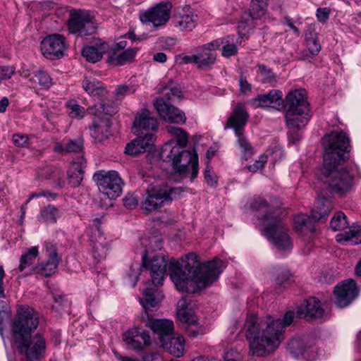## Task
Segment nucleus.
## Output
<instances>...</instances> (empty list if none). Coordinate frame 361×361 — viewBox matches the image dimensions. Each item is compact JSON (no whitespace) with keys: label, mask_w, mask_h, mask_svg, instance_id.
I'll return each instance as SVG.
<instances>
[{"label":"nucleus","mask_w":361,"mask_h":361,"mask_svg":"<svg viewBox=\"0 0 361 361\" xmlns=\"http://www.w3.org/2000/svg\"><path fill=\"white\" fill-rule=\"evenodd\" d=\"M59 216V210L54 205L48 204L40 211L39 218L44 222L56 223Z\"/></svg>","instance_id":"4c0bfd02"},{"label":"nucleus","mask_w":361,"mask_h":361,"mask_svg":"<svg viewBox=\"0 0 361 361\" xmlns=\"http://www.w3.org/2000/svg\"><path fill=\"white\" fill-rule=\"evenodd\" d=\"M159 295L158 290L155 288L146 287L144 290L145 300L140 299V301L145 310L142 320L147 326L159 335L161 343L173 334V323L169 319H154L151 314L150 312H152L159 302Z\"/></svg>","instance_id":"0eeeda50"},{"label":"nucleus","mask_w":361,"mask_h":361,"mask_svg":"<svg viewBox=\"0 0 361 361\" xmlns=\"http://www.w3.org/2000/svg\"><path fill=\"white\" fill-rule=\"evenodd\" d=\"M93 180L100 192L109 199H115L121 194L123 182L116 171H97L93 175Z\"/></svg>","instance_id":"9d476101"},{"label":"nucleus","mask_w":361,"mask_h":361,"mask_svg":"<svg viewBox=\"0 0 361 361\" xmlns=\"http://www.w3.org/2000/svg\"><path fill=\"white\" fill-rule=\"evenodd\" d=\"M163 246V239L161 235L152 236L149 238V244L147 249L145 250V253L147 255L149 252H154L157 250H160Z\"/></svg>","instance_id":"de8ad7c7"},{"label":"nucleus","mask_w":361,"mask_h":361,"mask_svg":"<svg viewBox=\"0 0 361 361\" xmlns=\"http://www.w3.org/2000/svg\"><path fill=\"white\" fill-rule=\"evenodd\" d=\"M201 51L197 54V66L199 68H204L214 63L216 59V54L213 51L204 50L201 47Z\"/></svg>","instance_id":"e433bc0d"},{"label":"nucleus","mask_w":361,"mask_h":361,"mask_svg":"<svg viewBox=\"0 0 361 361\" xmlns=\"http://www.w3.org/2000/svg\"><path fill=\"white\" fill-rule=\"evenodd\" d=\"M86 166L87 162L83 157H77L71 162L67 172L68 183L71 187L75 188L80 185Z\"/></svg>","instance_id":"412c9836"},{"label":"nucleus","mask_w":361,"mask_h":361,"mask_svg":"<svg viewBox=\"0 0 361 361\" xmlns=\"http://www.w3.org/2000/svg\"><path fill=\"white\" fill-rule=\"evenodd\" d=\"M335 303L343 308L349 305L358 295V288L355 281H343L334 288Z\"/></svg>","instance_id":"ddd939ff"},{"label":"nucleus","mask_w":361,"mask_h":361,"mask_svg":"<svg viewBox=\"0 0 361 361\" xmlns=\"http://www.w3.org/2000/svg\"><path fill=\"white\" fill-rule=\"evenodd\" d=\"M83 89L93 97H105L108 94V91L104 84L96 80L91 78H85L82 81Z\"/></svg>","instance_id":"cd10ccee"},{"label":"nucleus","mask_w":361,"mask_h":361,"mask_svg":"<svg viewBox=\"0 0 361 361\" xmlns=\"http://www.w3.org/2000/svg\"><path fill=\"white\" fill-rule=\"evenodd\" d=\"M297 316L309 322L322 319L324 316V310L321 302L314 297L306 300L297 310Z\"/></svg>","instance_id":"a211bd4d"},{"label":"nucleus","mask_w":361,"mask_h":361,"mask_svg":"<svg viewBox=\"0 0 361 361\" xmlns=\"http://www.w3.org/2000/svg\"><path fill=\"white\" fill-rule=\"evenodd\" d=\"M137 142L139 140H133L130 143H128L126 148L125 152L130 155L137 156L141 153L145 152V148L139 145Z\"/></svg>","instance_id":"8fccbe9b"},{"label":"nucleus","mask_w":361,"mask_h":361,"mask_svg":"<svg viewBox=\"0 0 361 361\" xmlns=\"http://www.w3.org/2000/svg\"><path fill=\"white\" fill-rule=\"evenodd\" d=\"M249 118V114L243 104L238 103L233 111L232 114L228 117L224 129H233L235 135L238 137V143L246 155L250 156L252 154V147L248 142L245 133V127Z\"/></svg>","instance_id":"1a4fd4ad"},{"label":"nucleus","mask_w":361,"mask_h":361,"mask_svg":"<svg viewBox=\"0 0 361 361\" xmlns=\"http://www.w3.org/2000/svg\"><path fill=\"white\" fill-rule=\"evenodd\" d=\"M348 225L346 216L343 212L336 213L331 219L330 226L334 231H340L345 228Z\"/></svg>","instance_id":"a18cd8bd"},{"label":"nucleus","mask_w":361,"mask_h":361,"mask_svg":"<svg viewBox=\"0 0 361 361\" xmlns=\"http://www.w3.org/2000/svg\"><path fill=\"white\" fill-rule=\"evenodd\" d=\"M59 168L54 166H48L43 169L42 176L46 179H51L53 175Z\"/></svg>","instance_id":"774afa93"},{"label":"nucleus","mask_w":361,"mask_h":361,"mask_svg":"<svg viewBox=\"0 0 361 361\" xmlns=\"http://www.w3.org/2000/svg\"><path fill=\"white\" fill-rule=\"evenodd\" d=\"M65 49V38L59 34L49 35L41 42V50L47 59L53 60L62 57Z\"/></svg>","instance_id":"4468645a"},{"label":"nucleus","mask_w":361,"mask_h":361,"mask_svg":"<svg viewBox=\"0 0 361 361\" xmlns=\"http://www.w3.org/2000/svg\"><path fill=\"white\" fill-rule=\"evenodd\" d=\"M222 51L221 55L224 57L229 58L235 56L238 53V47L240 44V41L235 40L234 35H228L222 38Z\"/></svg>","instance_id":"2f4dec72"},{"label":"nucleus","mask_w":361,"mask_h":361,"mask_svg":"<svg viewBox=\"0 0 361 361\" xmlns=\"http://www.w3.org/2000/svg\"><path fill=\"white\" fill-rule=\"evenodd\" d=\"M137 49L136 48L127 49L121 53L116 54L115 51L109 54L107 61L114 66H123L127 62L134 59Z\"/></svg>","instance_id":"c756f323"},{"label":"nucleus","mask_w":361,"mask_h":361,"mask_svg":"<svg viewBox=\"0 0 361 361\" xmlns=\"http://www.w3.org/2000/svg\"><path fill=\"white\" fill-rule=\"evenodd\" d=\"M336 238L341 243L361 244V224H353L348 231L337 234Z\"/></svg>","instance_id":"c85d7f7f"},{"label":"nucleus","mask_w":361,"mask_h":361,"mask_svg":"<svg viewBox=\"0 0 361 361\" xmlns=\"http://www.w3.org/2000/svg\"><path fill=\"white\" fill-rule=\"evenodd\" d=\"M110 128L111 122L109 119L94 120L89 127L91 137L97 142H103L111 135Z\"/></svg>","instance_id":"4be33fe9"},{"label":"nucleus","mask_w":361,"mask_h":361,"mask_svg":"<svg viewBox=\"0 0 361 361\" xmlns=\"http://www.w3.org/2000/svg\"><path fill=\"white\" fill-rule=\"evenodd\" d=\"M142 266L150 271L152 283L154 287L161 286L167 266L170 277L180 292L195 293L212 285L221 271L222 261L214 257L212 261L200 264L195 253L191 252L182 258L181 262L171 258L168 260L162 253L142 257Z\"/></svg>","instance_id":"f257e3e1"},{"label":"nucleus","mask_w":361,"mask_h":361,"mask_svg":"<svg viewBox=\"0 0 361 361\" xmlns=\"http://www.w3.org/2000/svg\"><path fill=\"white\" fill-rule=\"evenodd\" d=\"M15 70L11 66H1L0 67V81L7 80L12 77L14 74Z\"/></svg>","instance_id":"e2e57ef3"},{"label":"nucleus","mask_w":361,"mask_h":361,"mask_svg":"<svg viewBox=\"0 0 361 361\" xmlns=\"http://www.w3.org/2000/svg\"><path fill=\"white\" fill-rule=\"evenodd\" d=\"M82 139L70 140L66 142V153H78L83 150Z\"/></svg>","instance_id":"09e8293b"},{"label":"nucleus","mask_w":361,"mask_h":361,"mask_svg":"<svg viewBox=\"0 0 361 361\" xmlns=\"http://www.w3.org/2000/svg\"><path fill=\"white\" fill-rule=\"evenodd\" d=\"M68 30L72 34L83 37L95 32L96 26L90 14L83 10L71 11L68 21Z\"/></svg>","instance_id":"f8f14e48"},{"label":"nucleus","mask_w":361,"mask_h":361,"mask_svg":"<svg viewBox=\"0 0 361 361\" xmlns=\"http://www.w3.org/2000/svg\"><path fill=\"white\" fill-rule=\"evenodd\" d=\"M204 179L207 183L212 186L215 187L217 184V176L212 171V167L207 164L204 170Z\"/></svg>","instance_id":"6e6d98bb"},{"label":"nucleus","mask_w":361,"mask_h":361,"mask_svg":"<svg viewBox=\"0 0 361 361\" xmlns=\"http://www.w3.org/2000/svg\"><path fill=\"white\" fill-rule=\"evenodd\" d=\"M161 345L166 352L176 357L183 356L185 353V340L182 336H175L173 334Z\"/></svg>","instance_id":"b1692460"},{"label":"nucleus","mask_w":361,"mask_h":361,"mask_svg":"<svg viewBox=\"0 0 361 361\" xmlns=\"http://www.w3.org/2000/svg\"><path fill=\"white\" fill-rule=\"evenodd\" d=\"M162 92L168 100L175 99H180L182 97V91L180 86L172 80H169L166 83L161 84Z\"/></svg>","instance_id":"f704fd0d"},{"label":"nucleus","mask_w":361,"mask_h":361,"mask_svg":"<svg viewBox=\"0 0 361 361\" xmlns=\"http://www.w3.org/2000/svg\"><path fill=\"white\" fill-rule=\"evenodd\" d=\"M330 14V9L328 8H319L317 10V18L318 20L322 23H326L329 18Z\"/></svg>","instance_id":"680f3d73"},{"label":"nucleus","mask_w":361,"mask_h":361,"mask_svg":"<svg viewBox=\"0 0 361 361\" xmlns=\"http://www.w3.org/2000/svg\"><path fill=\"white\" fill-rule=\"evenodd\" d=\"M177 316L180 322H187L188 319L194 321L195 319V314L188 310L185 298H181L178 302Z\"/></svg>","instance_id":"58836bf2"},{"label":"nucleus","mask_w":361,"mask_h":361,"mask_svg":"<svg viewBox=\"0 0 361 361\" xmlns=\"http://www.w3.org/2000/svg\"><path fill=\"white\" fill-rule=\"evenodd\" d=\"M39 255L38 247L34 246L27 249L22 254L20 258V264L18 268L19 272H25L26 275L31 274L33 271V264Z\"/></svg>","instance_id":"bb28decb"},{"label":"nucleus","mask_w":361,"mask_h":361,"mask_svg":"<svg viewBox=\"0 0 361 361\" xmlns=\"http://www.w3.org/2000/svg\"><path fill=\"white\" fill-rule=\"evenodd\" d=\"M170 135L176 139V144L166 143L160 152L161 158L166 162L171 163L174 173L178 175H185L191 167L192 172L190 180L193 181L197 176L199 166L198 156L195 150L189 151L183 149L188 142L187 132L179 127L173 126L166 128Z\"/></svg>","instance_id":"20e7f679"},{"label":"nucleus","mask_w":361,"mask_h":361,"mask_svg":"<svg viewBox=\"0 0 361 361\" xmlns=\"http://www.w3.org/2000/svg\"><path fill=\"white\" fill-rule=\"evenodd\" d=\"M90 240L92 245V256L100 262L106 259L109 250V245L104 235H91Z\"/></svg>","instance_id":"a878e982"},{"label":"nucleus","mask_w":361,"mask_h":361,"mask_svg":"<svg viewBox=\"0 0 361 361\" xmlns=\"http://www.w3.org/2000/svg\"><path fill=\"white\" fill-rule=\"evenodd\" d=\"M138 276H139V268L137 264H136V267H134L133 265L130 267V272L128 274V278L131 281V285L133 287H135L138 281Z\"/></svg>","instance_id":"69168bd1"},{"label":"nucleus","mask_w":361,"mask_h":361,"mask_svg":"<svg viewBox=\"0 0 361 361\" xmlns=\"http://www.w3.org/2000/svg\"><path fill=\"white\" fill-rule=\"evenodd\" d=\"M197 16L192 13L180 15L176 18V25L181 31H191L197 25Z\"/></svg>","instance_id":"72a5a7b5"},{"label":"nucleus","mask_w":361,"mask_h":361,"mask_svg":"<svg viewBox=\"0 0 361 361\" xmlns=\"http://www.w3.org/2000/svg\"><path fill=\"white\" fill-rule=\"evenodd\" d=\"M138 134L139 136L134 140L140 141L137 142L140 146L145 148V152L146 150H150L153 147L154 141L155 140L154 133L152 132H147L142 134L140 132Z\"/></svg>","instance_id":"49530a36"},{"label":"nucleus","mask_w":361,"mask_h":361,"mask_svg":"<svg viewBox=\"0 0 361 361\" xmlns=\"http://www.w3.org/2000/svg\"><path fill=\"white\" fill-rule=\"evenodd\" d=\"M123 340L130 349L141 350L151 343L149 332L140 328H133L123 335Z\"/></svg>","instance_id":"f3484780"},{"label":"nucleus","mask_w":361,"mask_h":361,"mask_svg":"<svg viewBox=\"0 0 361 361\" xmlns=\"http://www.w3.org/2000/svg\"><path fill=\"white\" fill-rule=\"evenodd\" d=\"M288 348L290 353L298 359L312 361L317 357V350L308 344L306 337H296L290 341Z\"/></svg>","instance_id":"dca6fc26"},{"label":"nucleus","mask_w":361,"mask_h":361,"mask_svg":"<svg viewBox=\"0 0 361 361\" xmlns=\"http://www.w3.org/2000/svg\"><path fill=\"white\" fill-rule=\"evenodd\" d=\"M222 38L214 39L209 43L204 44L201 47L204 50L215 52L214 51L218 49L222 44Z\"/></svg>","instance_id":"0e129e2a"},{"label":"nucleus","mask_w":361,"mask_h":361,"mask_svg":"<svg viewBox=\"0 0 361 361\" xmlns=\"http://www.w3.org/2000/svg\"><path fill=\"white\" fill-rule=\"evenodd\" d=\"M277 92L276 96L274 97H269V100L271 103V108L276 110H281L284 106V101L283 99V93L281 91L276 90Z\"/></svg>","instance_id":"3c124183"},{"label":"nucleus","mask_w":361,"mask_h":361,"mask_svg":"<svg viewBox=\"0 0 361 361\" xmlns=\"http://www.w3.org/2000/svg\"><path fill=\"white\" fill-rule=\"evenodd\" d=\"M154 105L164 121L177 124H183L186 121L184 112L165 101L164 98H157Z\"/></svg>","instance_id":"2eb2a0df"},{"label":"nucleus","mask_w":361,"mask_h":361,"mask_svg":"<svg viewBox=\"0 0 361 361\" xmlns=\"http://www.w3.org/2000/svg\"><path fill=\"white\" fill-rule=\"evenodd\" d=\"M305 93L304 89L291 90L283 100L286 124L291 130H300L309 122L310 108Z\"/></svg>","instance_id":"423d86ee"},{"label":"nucleus","mask_w":361,"mask_h":361,"mask_svg":"<svg viewBox=\"0 0 361 361\" xmlns=\"http://www.w3.org/2000/svg\"><path fill=\"white\" fill-rule=\"evenodd\" d=\"M133 128L135 133L140 132L143 134L144 131L152 133L158 128V123L157 119L151 116L150 112L147 109H142L135 117L133 123Z\"/></svg>","instance_id":"aec40b11"},{"label":"nucleus","mask_w":361,"mask_h":361,"mask_svg":"<svg viewBox=\"0 0 361 361\" xmlns=\"http://www.w3.org/2000/svg\"><path fill=\"white\" fill-rule=\"evenodd\" d=\"M172 4L171 2H160L140 13V20L143 24H152L153 27L164 26L169 20Z\"/></svg>","instance_id":"9b49d317"},{"label":"nucleus","mask_w":361,"mask_h":361,"mask_svg":"<svg viewBox=\"0 0 361 361\" xmlns=\"http://www.w3.org/2000/svg\"><path fill=\"white\" fill-rule=\"evenodd\" d=\"M31 80L35 83L39 84L42 88L44 89H48L52 85V80L51 77L47 72L42 70H39L35 73Z\"/></svg>","instance_id":"37998d69"},{"label":"nucleus","mask_w":361,"mask_h":361,"mask_svg":"<svg viewBox=\"0 0 361 361\" xmlns=\"http://www.w3.org/2000/svg\"><path fill=\"white\" fill-rule=\"evenodd\" d=\"M295 313L288 311L283 319L268 315L259 318L248 314L245 323L246 338L252 356L264 357L274 352L284 338V331L293 322Z\"/></svg>","instance_id":"f03ea898"},{"label":"nucleus","mask_w":361,"mask_h":361,"mask_svg":"<svg viewBox=\"0 0 361 361\" xmlns=\"http://www.w3.org/2000/svg\"><path fill=\"white\" fill-rule=\"evenodd\" d=\"M45 250L46 256L48 259L44 263L49 264L51 267L56 265V268H58V265L61 261V257L58 255L56 245L52 243H47L45 245Z\"/></svg>","instance_id":"79ce46f5"},{"label":"nucleus","mask_w":361,"mask_h":361,"mask_svg":"<svg viewBox=\"0 0 361 361\" xmlns=\"http://www.w3.org/2000/svg\"><path fill=\"white\" fill-rule=\"evenodd\" d=\"M183 192L181 188H171L166 184H151L146 190L142 206L145 210L152 212L161 208L164 203L178 197Z\"/></svg>","instance_id":"6e6552de"},{"label":"nucleus","mask_w":361,"mask_h":361,"mask_svg":"<svg viewBox=\"0 0 361 361\" xmlns=\"http://www.w3.org/2000/svg\"><path fill=\"white\" fill-rule=\"evenodd\" d=\"M305 43L310 53V55H307V57L317 55L321 51L322 46L319 40L318 33L314 27H310L306 31Z\"/></svg>","instance_id":"7c9ffc66"},{"label":"nucleus","mask_w":361,"mask_h":361,"mask_svg":"<svg viewBox=\"0 0 361 361\" xmlns=\"http://www.w3.org/2000/svg\"><path fill=\"white\" fill-rule=\"evenodd\" d=\"M13 141L17 147H25L27 145L28 138L22 134H15L13 136Z\"/></svg>","instance_id":"338daca9"},{"label":"nucleus","mask_w":361,"mask_h":361,"mask_svg":"<svg viewBox=\"0 0 361 361\" xmlns=\"http://www.w3.org/2000/svg\"><path fill=\"white\" fill-rule=\"evenodd\" d=\"M117 111V104L116 102H111L107 98L101 97L99 102L87 108V114L98 116L102 114L106 115L115 114Z\"/></svg>","instance_id":"393cba45"},{"label":"nucleus","mask_w":361,"mask_h":361,"mask_svg":"<svg viewBox=\"0 0 361 361\" xmlns=\"http://www.w3.org/2000/svg\"><path fill=\"white\" fill-rule=\"evenodd\" d=\"M252 209L264 210V214L259 220L262 222L267 237L278 248L286 250L290 247L291 242L288 231L278 216V212H272L267 201L262 197H255L250 203Z\"/></svg>","instance_id":"39448f33"},{"label":"nucleus","mask_w":361,"mask_h":361,"mask_svg":"<svg viewBox=\"0 0 361 361\" xmlns=\"http://www.w3.org/2000/svg\"><path fill=\"white\" fill-rule=\"evenodd\" d=\"M56 265L51 267V265L44 262L39 264V272L46 277L51 276L56 272Z\"/></svg>","instance_id":"4d7b16f0"},{"label":"nucleus","mask_w":361,"mask_h":361,"mask_svg":"<svg viewBox=\"0 0 361 361\" xmlns=\"http://www.w3.org/2000/svg\"><path fill=\"white\" fill-rule=\"evenodd\" d=\"M259 71L264 76L263 82H270L275 79V75L272 70L264 65L258 66Z\"/></svg>","instance_id":"13d9d810"},{"label":"nucleus","mask_w":361,"mask_h":361,"mask_svg":"<svg viewBox=\"0 0 361 361\" xmlns=\"http://www.w3.org/2000/svg\"><path fill=\"white\" fill-rule=\"evenodd\" d=\"M314 223L315 222L312 220V216H308L304 214H298L294 219V227L300 233H305L307 231L313 232Z\"/></svg>","instance_id":"473e14b6"},{"label":"nucleus","mask_w":361,"mask_h":361,"mask_svg":"<svg viewBox=\"0 0 361 361\" xmlns=\"http://www.w3.org/2000/svg\"><path fill=\"white\" fill-rule=\"evenodd\" d=\"M109 49V44L102 42L100 39H95L94 44L83 48L82 54L87 61L96 63L101 60L103 54Z\"/></svg>","instance_id":"5701e85b"},{"label":"nucleus","mask_w":361,"mask_h":361,"mask_svg":"<svg viewBox=\"0 0 361 361\" xmlns=\"http://www.w3.org/2000/svg\"><path fill=\"white\" fill-rule=\"evenodd\" d=\"M324 147V165L317 176L332 191L342 195L353 186V176L344 168L338 166L345 161V153L349 147V139L343 131H333L323 138Z\"/></svg>","instance_id":"7ed1b4c3"},{"label":"nucleus","mask_w":361,"mask_h":361,"mask_svg":"<svg viewBox=\"0 0 361 361\" xmlns=\"http://www.w3.org/2000/svg\"><path fill=\"white\" fill-rule=\"evenodd\" d=\"M181 322L187 325L185 329L188 336L191 338H195L199 335L204 334L205 332L204 328L198 324L197 317L196 315L194 321H192V319H188L187 322Z\"/></svg>","instance_id":"a19ab883"},{"label":"nucleus","mask_w":361,"mask_h":361,"mask_svg":"<svg viewBox=\"0 0 361 361\" xmlns=\"http://www.w3.org/2000/svg\"><path fill=\"white\" fill-rule=\"evenodd\" d=\"M135 90L132 86L126 85H118L115 90V95L116 99H121L124 96L128 94L134 93Z\"/></svg>","instance_id":"5fc2aeb1"},{"label":"nucleus","mask_w":361,"mask_h":361,"mask_svg":"<svg viewBox=\"0 0 361 361\" xmlns=\"http://www.w3.org/2000/svg\"><path fill=\"white\" fill-rule=\"evenodd\" d=\"M54 303L53 305V308L56 309L59 312L64 307L69 306V302L66 298H65L64 295L55 294L54 295Z\"/></svg>","instance_id":"864d4df0"},{"label":"nucleus","mask_w":361,"mask_h":361,"mask_svg":"<svg viewBox=\"0 0 361 361\" xmlns=\"http://www.w3.org/2000/svg\"><path fill=\"white\" fill-rule=\"evenodd\" d=\"M269 0H252L250 16L255 20L261 18L266 13Z\"/></svg>","instance_id":"c9c22d12"},{"label":"nucleus","mask_w":361,"mask_h":361,"mask_svg":"<svg viewBox=\"0 0 361 361\" xmlns=\"http://www.w3.org/2000/svg\"><path fill=\"white\" fill-rule=\"evenodd\" d=\"M51 180L56 188H62L65 185L64 173L59 169L53 175Z\"/></svg>","instance_id":"bf43d9fd"},{"label":"nucleus","mask_w":361,"mask_h":361,"mask_svg":"<svg viewBox=\"0 0 361 361\" xmlns=\"http://www.w3.org/2000/svg\"><path fill=\"white\" fill-rule=\"evenodd\" d=\"M332 207L333 204L330 198L325 197L324 192H320L311 210L312 220L314 222L326 221Z\"/></svg>","instance_id":"6ab92c4d"},{"label":"nucleus","mask_w":361,"mask_h":361,"mask_svg":"<svg viewBox=\"0 0 361 361\" xmlns=\"http://www.w3.org/2000/svg\"><path fill=\"white\" fill-rule=\"evenodd\" d=\"M66 106L69 109L68 115L72 118L82 119L87 113V109H85L83 106L72 102H67Z\"/></svg>","instance_id":"c03bdc74"},{"label":"nucleus","mask_w":361,"mask_h":361,"mask_svg":"<svg viewBox=\"0 0 361 361\" xmlns=\"http://www.w3.org/2000/svg\"><path fill=\"white\" fill-rule=\"evenodd\" d=\"M276 281L278 284L282 286L288 282L290 278V274L288 269L280 268L276 270Z\"/></svg>","instance_id":"603ef678"},{"label":"nucleus","mask_w":361,"mask_h":361,"mask_svg":"<svg viewBox=\"0 0 361 361\" xmlns=\"http://www.w3.org/2000/svg\"><path fill=\"white\" fill-rule=\"evenodd\" d=\"M267 161V157L265 155H261L258 160H256L252 165L248 166V169L250 171L255 172L259 169H263L264 164Z\"/></svg>","instance_id":"052dcab7"},{"label":"nucleus","mask_w":361,"mask_h":361,"mask_svg":"<svg viewBox=\"0 0 361 361\" xmlns=\"http://www.w3.org/2000/svg\"><path fill=\"white\" fill-rule=\"evenodd\" d=\"M276 90H271L267 94H259L257 97L253 98L251 104L254 108H271L269 97L273 98L276 96Z\"/></svg>","instance_id":"ea45409f"}]
</instances>
